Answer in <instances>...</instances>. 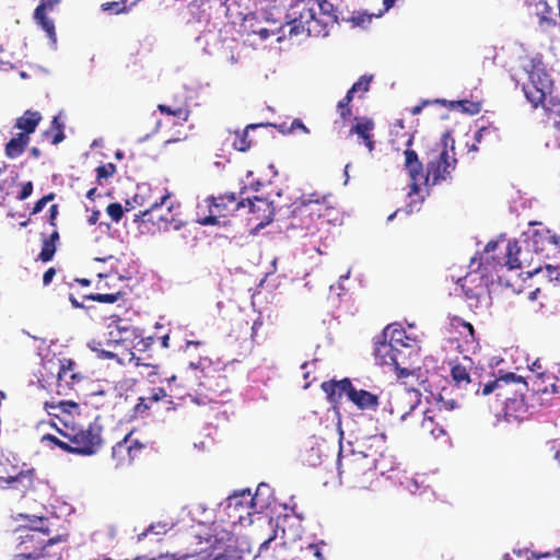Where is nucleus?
Instances as JSON below:
<instances>
[{
    "instance_id": "obj_61",
    "label": "nucleus",
    "mask_w": 560,
    "mask_h": 560,
    "mask_svg": "<svg viewBox=\"0 0 560 560\" xmlns=\"http://www.w3.org/2000/svg\"><path fill=\"white\" fill-rule=\"evenodd\" d=\"M246 494L248 498L250 497V504L253 508L259 506V510L264 508V504H259V497H260V487H258L257 492L252 497L250 491L243 492V495Z\"/></svg>"
},
{
    "instance_id": "obj_11",
    "label": "nucleus",
    "mask_w": 560,
    "mask_h": 560,
    "mask_svg": "<svg viewBox=\"0 0 560 560\" xmlns=\"http://www.w3.org/2000/svg\"><path fill=\"white\" fill-rule=\"evenodd\" d=\"M170 198L171 194L166 192L159 197V199L153 200L149 207L139 211V213L135 215V221L141 223H151L159 230H167L176 222L175 215L172 212V205H167Z\"/></svg>"
},
{
    "instance_id": "obj_43",
    "label": "nucleus",
    "mask_w": 560,
    "mask_h": 560,
    "mask_svg": "<svg viewBox=\"0 0 560 560\" xmlns=\"http://www.w3.org/2000/svg\"><path fill=\"white\" fill-rule=\"evenodd\" d=\"M45 137L50 138L52 144H59L65 139L63 124L59 120L58 116H55L51 120L49 129L44 131Z\"/></svg>"
},
{
    "instance_id": "obj_15",
    "label": "nucleus",
    "mask_w": 560,
    "mask_h": 560,
    "mask_svg": "<svg viewBox=\"0 0 560 560\" xmlns=\"http://www.w3.org/2000/svg\"><path fill=\"white\" fill-rule=\"evenodd\" d=\"M460 288L465 294L469 307L478 308L481 306L482 302H485L486 305L489 304V292L482 284L481 277H477L472 273L467 275L462 279Z\"/></svg>"
},
{
    "instance_id": "obj_62",
    "label": "nucleus",
    "mask_w": 560,
    "mask_h": 560,
    "mask_svg": "<svg viewBox=\"0 0 560 560\" xmlns=\"http://www.w3.org/2000/svg\"><path fill=\"white\" fill-rule=\"evenodd\" d=\"M58 213H59L58 205H56V203L51 205L49 208V224L54 228H57L56 219L58 217Z\"/></svg>"
},
{
    "instance_id": "obj_40",
    "label": "nucleus",
    "mask_w": 560,
    "mask_h": 560,
    "mask_svg": "<svg viewBox=\"0 0 560 560\" xmlns=\"http://www.w3.org/2000/svg\"><path fill=\"white\" fill-rule=\"evenodd\" d=\"M158 110L161 113V114H165V115H168V116H174L176 118H178L179 120L186 122L188 121L189 117H190V108H189V105L187 103H185L184 105L182 106H171V105H166V104H159L158 105Z\"/></svg>"
},
{
    "instance_id": "obj_4",
    "label": "nucleus",
    "mask_w": 560,
    "mask_h": 560,
    "mask_svg": "<svg viewBox=\"0 0 560 560\" xmlns=\"http://www.w3.org/2000/svg\"><path fill=\"white\" fill-rule=\"evenodd\" d=\"M376 470V458L363 451L352 450L338 456L339 478L352 488L366 489L371 485Z\"/></svg>"
},
{
    "instance_id": "obj_2",
    "label": "nucleus",
    "mask_w": 560,
    "mask_h": 560,
    "mask_svg": "<svg viewBox=\"0 0 560 560\" xmlns=\"http://www.w3.org/2000/svg\"><path fill=\"white\" fill-rule=\"evenodd\" d=\"M528 383L514 373H508L491 382H488L480 389V384L476 389V394L487 396L495 394L498 398L503 399L504 418L506 421H522L528 411V405L525 401L523 390L526 389Z\"/></svg>"
},
{
    "instance_id": "obj_22",
    "label": "nucleus",
    "mask_w": 560,
    "mask_h": 560,
    "mask_svg": "<svg viewBox=\"0 0 560 560\" xmlns=\"http://www.w3.org/2000/svg\"><path fill=\"white\" fill-rule=\"evenodd\" d=\"M416 394L405 390L396 394L389 401V412L400 421L407 420L409 417H413V411L417 407Z\"/></svg>"
},
{
    "instance_id": "obj_16",
    "label": "nucleus",
    "mask_w": 560,
    "mask_h": 560,
    "mask_svg": "<svg viewBox=\"0 0 560 560\" xmlns=\"http://www.w3.org/2000/svg\"><path fill=\"white\" fill-rule=\"evenodd\" d=\"M144 448L145 445L138 439H135L132 432H129L113 446L112 455L120 464H130L142 455Z\"/></svg>"
},
{
    "instance_id": "obj_37",
    "label": "nucleus",
    "mask_w": 560,
    "mask_h": 560,
    "mask_svg": "<svg viewBox=\"0 0 560 560\" xmlns=\"http://www.w3.org/2000/svg\"><path fill=\"white\" fill-rule=\"evenodd\" d=\"M30 143V137H26V135L16 133L14 137H12L5 144L4 153L5 156L9 159H16L27 148Z\"/></svg>"
},
{
    "instance_id": "obj_53",
    "label": "nucleus",
    "mask_w": 560,
    "mask_h": 560,
    "mask_svg": "<svg viewBox=\"0 0 560 560\" xmlns=\"http://www.w3.org/2000/svg\"><path fill=\"white\" fill-rule=\"evenodd\" d=\"M149 189L138 187V191L133 195L132 201L139 207H149L151 202L148 201L147 195Z\"/></svg>"
},
{
    "instance_id": "obj_56",
    "label": "nucleus",
    "mask_w": 560,
    "mask_h": 560,
    "mask_svg": "<svg viewBox=\"0 0 560 560\" xmlns=\"http://www.w3.org/2000/svg\"><path fill=\"white\" fill-rule=\"evenodd\" d=\"M56 195L54 192H49L48 195L42 197L39 200H37L31 211V214H37L39 213L44 207L51 200H54Z\"/></svg>"
},
{
    "instance_id": "obj_13",
    "label": "nucleus",
    "mask_w": 560,
    "mask_h": 560,
    "mask_svg": "<svg viewBox=\"0 0 560 560\" xmlns=\"http://www.w3.org/2000/svg\"><path fill=\"white\" fill-rule=\"evenodd\" d=\"M532 249L529 247L522 248L516 240L508 241L503 260H498V264L503 267L513 269H527L528 275L537 273L541 269V265L533 262Z\"/></svg>"
},
{
    "instance_id": "obj_14",
    "label": "nucleus",
    "mask_w": 560,
    "mask_h": 560,
    "mask_svg": "<svg viewBox=\"0 0 560 560\" xmlns=\"http://www.w3.org/2000/svg\"><path fill=\"white\" fill-rule=\"evenodd\" d=\"M60 0H40V3L35 8L33 20L47 35V37L55 44L57 42V34L55 21L51 16L58 9Z\"/></svg>"
},
{
    "instance_id": "obj_9",
    "label": "nucleus",
    "mask_w": 560,
    "mask_h": 560,
    "mask_svg": "<svg viewBox=\"0 0 560 560\" xmlns=\"http://www.w3.org/2000/svg\"><path fill=\"white\" fill-rule=\"evenodd\" d=\"M136 336V329L129 326H109L108 339L97 358L116 360L120 364L124 363L126 358L131 360L133 353L130 351V347Z\"/></svg>"
},
{
    "instance_id": "obj_26",
    "label": "nucleus",
    "mask_w": 560,
    "mask_h": 560,
    "mask_svg": "<svg viewBox=\"0 0 560 560\" xmlns=\"http://www.w3.org/2000/svg\"><path fill=\"white\" fill-rule=\"evenodd\" d=\"M475 142L469 145V151H478L479 145L491 149L502 141L500 129L493 125L480 127L474 137Z\"/></svg>"
},
{
    "instance_id": "obj_49",
    "label": "nucleus",
    "mask_w": 560,
    "mask_h": 560,
    "mask_svg": "<svg viewBox=\"0 0 560 560\" xmlns=\"http://www.w3.org/2000/svg\"><path fill=\"white\" fill-rule=\"evenodd\" d=\"M302 552L303 560H325L322 549L317 544H310Z\"/></svg>"
},
{
    "instance_id": "obj_1",
    "label": "nucleus",
    "mask_w": 560,
    "mask_h": 560,
    "mask_svg": "<svg viewBox=\"0 0 560 560\" xmlns=\"http://www.w3.org/2000/svg\"><path fill=\"white\" fill-rule=\"evenodd\" d=\"M341 219V211L334 196L314 191L302 195L293 202L288 230L302 236L315 235L324 228L339 224Z\"/></svg>"
},
{
    "instance_id": "obj_50",
    "label": "nucleus",
    "mask_w": 560,
    "mask_h": 560,
    "mask_svg": "<svg viewBox=\"0 0 560 560\" xmlns=\"http://www.w3.org/2000/svg\"><path fill=\"white\" fill-rule=\"evenodd\" d=\"M116 172V165L114 163H107L100 165L96 168V180L100 185H102V179H107L113 176Z\"/></svg>"
},
{
    "instance_id": "obj_29",
    "label": "nucleus",
    "mask_w": 560,
    "mask_h": 560,
    "mask_svg": "<svg viewBox=\"0 0 560 560\" xmlns=\"http://www.w3.org/2000/svg\"><path fill=\"white\" fill-rule=\"evenodd\" d=\"M398 347L393 346L390 342H387L384 338H378L375 341L374 357L375 361L380 365L390 366L393 362H396L395 355H397Z\"/></svg>"
},
{
    "instance_id": "obj_19",
    "label": "nucleus",
    "mask_w": 560,
    "mask_h": 560,
    "mask_svg": "<svg viewBox=\"0 0 560 560\" xmlns=\"http://www.w3.org/2000/svg\"><path fill=\"white\" fill-rule=\"evenodd\" d=\"M450 425V420L445 415L428 409L423 412L419 430L422 436L438 439L446 433V428Z\"/></svg>"
},
{
    "instance_id": "obj_31",
    "label": "nucleus",
    "mask_w": 560,
    "mask_h": 560,
    "mask_svg": "<svg viewBox=\"0 0 560 560\" xmlns=\"http://www.w3.org/2000/svg\"><path fill=\"white\" fill-rule=\"evenodd\" d=\"M42 119L43 116L39 112L27 109L15 119L14 128L21 130L19 133L30 137L35 132Z\"/></svg>"
},
{
    "instance_id": "obj_58",
    "label": "nucleus",
    "mask_w": 560,
    "mask_h": 560,
    "mask_svg": "<svg viewBox=\"0 0 560 560\" xmlns=\"http://www.w3.org/2000/svg\"><path fill=\"white\" fill-rule=\"evenodd\" d=\"M279 129L283 133L284 132H292L295 129H301L303 132L308 133V129L305 127V125L302 122L301 119H294L291 122L290 127H288V128L285 127L284 124H282V125L279 126Z\"/></svg>"
},
{
    "instance_id": "obj_51",
    "label": "nucleus",
    "mask_w": 560,
    "mask_h": 560,
    "mask_svg": "<svg viewBox=\"0 0 560 560\" xmlns=\"http://www.w3.org/2000/svg\"><path fill=\"white\" fill-rule=\"evenodd\" d=\"M42 442H48V443H51L52 445L59 447L60 450L67 452V453H70V443L69 442H66L65 440L62 439H59L52 434H44L42 436Z\"/></svg>"
},
{
    "instance_id": "obj_18",
    "label": "nucleus",
    "mask_w": 560,
    "mask_h": 560,
    "mask_svg": "<svg viewBox=\"0 0 560 560\" xmlns=\"http://www.w3.org/2000/svg\"><path fill=\"white\" fill-rule=\"evenodd\" d=\"M84 375L75 371V363L72 360H65L59 366L56 382L58 395L68 396L74 386L84 380Z\"/></svg>"
},
{
    "instance_id": "obj_8",
    "label": "nucleus",
    "mask_w": 560,
    "mask_h": 560,
    "mask_svg": "<svg viewBox=\"0 0 560 560\" xmlns=\"http://www.w3.org/2000/svg\"><path fill=\"white\" fill-rule=\"evenodd\" d=\"M206 214L202 206H198L197 222L200 225H225L228 219L241 208H245V201L238 200L235 194H224L218 197L210 196L205 199Z\"/></svg>"
},
{
    "instance_id": "obj_64",
    "label": "nucleus",
    "mask_w": 560,
    "mask_h": 560,
    "mask_svg": "<svg viewBox=\"0 0 560 560\" xmlns=\"http://www.w3.org/2000/svg\"><path fill=\"white\" fill-rule=\"evenodd\" d=\"M264 325V322L261 319V317H258L254 320L253 323V326H252V339L255 340L257 335H258V330L260 327H262Z\"/></svg>"
},
{
    "instance_id": "obj_57",
    "label": "nucleus",
    "mask_w": 560,
    "mask_h": 560,
    "mask_svg": "<svg viewBox=\"0 0 560 560\" xmlns=\"http://www.w3.org/2000/svg\"><path fill=\"white\" fill-rule=\"evenodd\" d=\"M337 109H338L340 117L343 120L349 119L352 115L350 102H346V100H343V98L338 102Z\"/></svg>"
},
{
    "instance_id": "obj_38",
    "label": "nucleus",
    "mask_w": 560,
    "mask_h": 560,
    "mask_svg": "<svg viewBox=\"0 0 560 560\" xmlns=\"http://www.w3.org/2000/svg\"><path fill=\"white\" fill-rule=\"evenodd\" d=\"M211 560H242L244 551L238 549L231 541L224 546V548L215 547L209 555Z\"/></svg>"
},
{
    "instance_id": "obj_12",
    "label": "nucleus",
    "mask_w": 560,
    "mask_h": 560,
    "mask_svg": "<svg viewBox=\"0 0 560 560\" xmlns=\"http://www.w3.org/2000/svg\"><path fill=\"white\" fill-rule=\"evenodd\" d=\"M102 427L90 423L86 428H71L69 436L70 453L79 455H93L102 446Z\"/></svg>"
},
{
    "instance_id": "obj_10",
    "label": "nucleus",
    "mask_w": 560,
    "mask_h": 560,
    "mask_svg": "<svg viewBox=\"0 0 560 560\" xmlns=\"http://www.w3.org/2000/svg\"><path fill=\"white\" fill-rule=\"evenodd\" d=\"M451 150L447 149V140H444L443 148L439 154L427 163V174H423L422 182L425 186H435L451 178L455 171L457 160L454 152V140L451 139Z\"/></svg>"
},
{
    "instance_id": "obj_60",
    "label": "nucleus",
    "mask_w": 560,
    "mask_h": 560,
    "mask_svg": "<svg viewBox=\"0 0 560 560\" xmlns=\"http://www.w3.org/2000/svg\"><path fill=\"white\" fill-rule=\"evenodd\" d=\"M56 276L57 270L54 267L48 268L43 275V285L48 287Z\"/></svg>"
},
{
    "instance_id": "obj_47",
    "label": "nucleus",
    "mask_w": 560,
    "mask_h": 560,
    "mask_svg": "<svg viewBox=\"0 0 560 560\" xmlns=\"http://www.w3.org/2000/svg\"><path fill=\"white\" fill-rule=\"evenodd\" d=\"M499 247V243L495 241H490L483 250L482 256L480 257L481 260H485L487 264H491L493 267L500 266L498 264V260H503L502 258L495 257L491 255V253L495 252V249Z\"/></svg>"
},
{
    "instance_id": "obj_6",
    "label": "nucleus",
    "mask_w": 560,
    "mask_h": 560,
    "mask_svg": "<svg viewBox=\"0 0 560 560\" xmlns=\"http://www.w3.org/2000/svg\"><path fill=\"white\" fill-rule=\"evenodd\" d=\"M318 0H294L287 13L289 34L305 35L314 37H325L328 31H325L327 18L318 20Z\"/></svg>"
},
{
    "instance_id": "obj_48",
    "label": "nucleus",
    "mask_w": 560,
    "mask_h": 560,
    "mask_svg": "<svg viewBox=\"0 0 560 560\" xmlns=\"http://www.w3.org/2000/svg\"><path fill=\"white\" fill-rule=\"evenodd\" d=\"M451 108L462 107L463 112H467L469 114H478L480 112V104L469 102L467 100L462 101H452L450 102Z\"/></svg>"
},
{
    "instance_id": "obj_23",
    "label": "nucleus",
    "mask_w": 560,
    "mask_h": 560,
    "mask_svg": "<svg viewBox=\"0 0 560 560\" xmlns=\"http://www.w3.org/2000/svg\"><path fill=\"white\" fill-rule=\"evenodd\" d=\"M528 13L537 20V23L542 30H548L557 25V16L559 11L556 12L552 7L545 0H538L528 3Z\"/></svg>"
},
{
    "instance_id": "obj_54",
    "label": "nucleus",
    "mask_w": 560,
    "mask_h": 560,
    "mask_svg": "<svg viewBox=\"0 0 560 560\" xmlns=\"http://www.w3.org/2000/svg\"><path fill=\"white\" fill-rule=\"evenodd\" d=\"M373 75H362L355 83H353L352 91H363L368 92L370 89V83L372 82Z\"/></svg>"
},
{
    "instance_id": "obj_46",
    "label": "nucleus",
    "mask_w": 560,
    "mask_h": 560,
    "mask_svg": "<svg viewBox=\"0 0 560 560\" xmlns=\"http://www.w3.org/2000/svg\"><path fill=\"white\" fill-rule=\"evenodd\" d=\"M56 252L57 245L48 242L46 238H43V246L40 253L37 256V260H40L42 262L51 261Z\"/></svg>"
},
{
    "instance_id": "obj_21",
    "label": "nucleus",
    "mask_w": 560,
    "mask_h": 560,
    "mask_svg": "<svg viewBox=\"0 0 560 560\" xmlns=\"http://www.w3.org/2000/svg\"><path fill=\"white\" fill-rule=\"evenodd\" d=\"M243 200L245 207H248V212L253 215L252 220L258 221V226H265L273 220L275 208L268 199L255 196L253 199L246 198Z\"/></svg>"
},
{
    "instance_id": "obj_28",
    "label": "nucleus",
    "mask_w": 560,
    "mask_h": 560,
    "mask_svg": "<svg viewBox=\"0 0 560 560\" xmlns=\"http://www.w3.org/2000/svg\"><path fill=\"white\" fill-rule=\"evenodd\" d=\"M451 376L457 387H466L471 383L470 371L472 361L468 357H464L463 361H451Z\"/></svg>"
},
{
    "instance_id": "obj_27",
    "label": "nucleus",
    "mask_w": 560,
    "mask_h": 560,
    "mask_svg": "<svg viewBox=\"0 0 560 560\" xmlns=\"http://www.w3.org/2000/svg\"><path fill=\"white\" fill-rule=\"evenodd\" d=\"M166 392L162 387L153 388L149 396L139 397L137 404L132 408L133 418H143L152 409L154 404L166 398Z\"/></svg>"
},
{
    "instance_id": "obj_36",
    "label": "nucleus",
    "mask_w": 560,
    "mask_h": 560,
    "mask_svg": "<svg viewBox=\"0 0 560 560\" xmlns=\"http://www.w3.org/2000/svg\"><path fill=\"white\" fill-rule=\"evenodd\" d=\"M254 21L258 22V18L255 13H248L247 15H245V18L243 20L244 31L247 32V34H257V35H259V37L261 39H267L271 35L278 34L281 30V26H275L272 28H267V27L254 28V23H253Z\"/></svg>"
},
{
    "instance_id": "obj_24",
    "label": "nucleus",
    "mask_w": 560,
    "mask_h": 560,
    "mask_svg": "<svg viewBox=\"0 0 560 560\" xmlns=\"http://www.w3.org/2000/svg\"><path fill=\"white\" fill-rule=\"evenodd\" d=\"M343 386H346V389H348L347 397L348 399L353 402L359 409L361 410H376L378 407V396L365 390V389H357L351 381L350 382H343Z\"/></svg>"
},
{
    "instance_id": "obj_55",
    "label": "nucleus",
    "mask_w": 560,
    "mask_h": 560,
    "mask_svg": "<svg viewBox=\"0 0 560 560\" xmlns=\"http://www.w3.org/2000/svg\"><path fill=\"white\" fill-rule=\"evenodd\" d=\"M457 407H458L457 402L453 399L452 400L441 399L438 402V406H436V409L434 410V412H441L442 415L446 416V412L452 411Z\"/></svg>"
},
{
    "instance_id": "obj_35",
    "label": "nucleus",
    "mask_w": 560,
    "mask_h": 560,
    "mask_svg": "<svg viewBox=\"0 0 560 560\" xmlns=\"http://www.w3.org/2000/svg\"><path fill=\"white\" fill-rule=\"evenodd\" d=\"M343 382H350L349 378H342L340 381H328L322 384L323 392L327 395V399L330 404L337 405L340 402L342 395L347 396L348 389L343 386Z\"/></svg>"
},
{
    "instance_id": "obj_25",
    "label": "nucleus",
    "mask_w": 560,
    "mask_h": 560,
    "mask_svg": "<svg viewBox=\"0 0 560 560\" xmlns=\"http://www.w3.org/2000/svg\"><path fill=\"white\" fill-rule=\"evenodd\" d=\"M35 471L34 469L21 470L16 474H11L4 469L3 475H0V481H4L11 488L26 493L34 488Z\"/></svg>"
},
{
    "instance_id": "obj_34",
    "label": "nucleus",
    "mask_w": 560,
    "mask_h": 560,
    "mask_svg": "<svg viewBox=\"0 0 560 560\" xmlns=\"http://www.w3.org/2000/svg\"><path fill=\"white\" fill-rule=\"evenodd\" d=\"M374 129V122L369 118H363L362 120L358 121L352 128L350 129V135H358L365 147L369 149L370 152L374 150L375 142L373 140V135L371 133Z\"/></svg>"
},
{
    "instance_id": "obj_20",
    "label": "nucleus",
    "mask_w": 560,
    "mask_h": 560,
    "mask_svg": "<svg viewBox=\"0 0 560 560\" xmlns=\"http://www.w3.org/2000/svg\"><path fill=\"white\" fill-rule=\"evenodd\" d=\"M411 142L412 138L410 137L407 142V149L404 151V167L407 171L411 182L409 195L419 192L420 184L423 178V165L422 162L419 160L417 152L415 150L409 149Z\"/></svg>"
},
{
    "instance_id": "obj_3",
    "label": "nucleus",
    "mask_w": 560,
    "mask_h": 560,
    "mask_svg": "<svg viewBox=\"0 0 560 560\" xmlns=\"http://www.w3.org/2000/svg\"><path fill=\"white\" fill-rule=\"evenodd\" d=\"M60 540V536L49 537L43 526L23 529L10 560H61L62 550L56 547Z\"/></svg>"
},
{
    "instance_id": "obj_17",
    "label": "nucleus",
    "mask_w": 560,
    "mask_h": 560,
    "mask_svg": "<svg viewBox=\"0 0 560 560\" xmlns=\"http://www.w3.org/2000/svg\"><path fill=\"white\" fill-rule=\"evenodd\" d=\"M551 380L550 376L545 373H538L534 376L528 377L530 381V390H532V406L535 405L539 407L548 406L553 395L557 393V386L555 383L546 384V380Z\"/></svg>"
},
{
    "instance_id": "obj_63",
    "label": "nucleus",
    "mask_w": 560,
    "mask_h": 560,
    "mask_svg": "<svg viewBox=\"0 0 560 560\" xmlns=\"http://www.w3.org/2000/svg\"><path fill=\"white\" fill-rule=\"evenodd\" d=\"M104 347H105V343L102 341H98V340H92L89 342V348L93 352H95L97 357L104 350Z\"/></svg>"
},
{
    "instance_id": "obj_41",
    "label": "nucleus",
    "mask_w": 560,
    "mask_h": 560,
    "mask_svg": "<svg viewBox=\"0 0 560 560\" xmlns=\"http://www.w3.org/2000/svg\"><path fill=\"white\" fill-rule=\"evenodd\" d=\"M405 335L406 331L402 328L394 325H388L387 327H385V329L378 336V338H384L387 340V337L389 336V340L387 342H390L395 347H402L408 346L402 341Z\"/></svg>"
},
{
    "instance_id": "obj_42",
    "label": "nucleus",
    "mask_w": 560,
    "mask_h": 560,
    "mask_svg": "<svg viewBox=\"0 0 560 560\" xmlns=\"http://www.w3.org/2000/svg\"><path fill=\"white\" fill-rule=\"evenodd\" d=\"M318 4L319 7L318 8V13H317V16H318V20L322 18H327V20H324L325 22V31H328V26L334 24L336 21H337V14L335 12V8L332 5V3H330L329 1L327 0H318Z\"/></svg>"
},
{
    "instance_id": "obj_5",
    "label": "nucleus",
    "mask_w": 560,
    "mask_h": 560,
    "mask_svg": "<svg viewBox=\"0 0 560 560\" xmlns=\"http://www.w3.org/2000/svg\"><path fill=\"white\" fill-rule=\"evenodd\" d=\"M553 81L548 72L536 65L528 71V81L523 84L526 100L534 108L542 107L548 118L560 117V98L552 96Z\"/></svg>"
},
{
    "instance_id": "obj_32",
    "label": "nucleus",
    "mask_w": 560,
    "mask_h": 560,
    "mask_svg": "<svg viewBox=\"0 0 560 560\" xmlns=\"http://www.w3.org/2000/svg\"><path fill=\"white\" fill-rule=\"evenodd\" d=\"M551 230L544 228L539 230H535L532 233L530 240L526 243L527 247H529L537 255H545L548 257L546 253L551 246Z\"/></svg>"
},
{
    "instance_id": "obj_52",
    "label": "nucleus",
    "mask_w": 560,
    "mask_h": 560,
    "mask_svg": "<svg viewBox=\"0 0 560 560\" xmlns=\"http://www.w3.org/2000/svg\"><path fill=\"white\" fill-rule=\"evenodd\" d=\"M106 212L115 222H119L124 215V209L118 202L109 203L106 208Z\"/></svg>"
},
{
    "instance_id": "obj_33",
    "label": "nucleus",
    "mask_w": 560,
    "mask_h": 560,
    "mask_svg": "<svg viewBox=\"0 0 560 560\" xmlns=\"http://www.w3.org/2000/svg\"><path fill=\"white\" fill-rule=\"evenodd\" d=\"M411 352L412 348L410 346L398 347L397 355L394 357L397 359H395L396 362H393L392 368L396 371L399 378L407 377L412 374V368L408 363Z\"/></svg>"
},
{
    "instance_id": "obj_30",
    "label": "nucleus",
    "mask_w": 560,
    "mask_h": 560,
    "mask_svg": "<svg viewBox=\"0 0 560 560\" xmlns=\"http://www.w3.org/2000/svg\"><path fill=\"white\" fill-rule=\"evenodd\" d=\"M451 326L459 334L466 346V350L475 349L478 340L472 325L458 316L451 318Z\"/></svg>"
},
{
    "instance_id": "obj_59",
    "label": "nucleus",
    "mask_w": 560,
    "mask_h": 560,
    "mask_svg": "<svg viewBox=\"0 0 560 560\" xmlns=\"http://www.w3.org/2000/svg\"><path fill=\"white\" fill-rule=\"evenodd\" d=\"M33 192V184L32 182L23 183L21 186V191L18 196L19 200H25L27 199Z\"/></svg>"
},
{
    "instance_id": "obj_44",
    "label": "nucleus",
    "mask_w": 560,
    "mask_h": 560,
    "mask_svg": "<svg viewBox=\"0 0 560 560\" xmlns=\"http://www.w3.org/2000/svg\"><path fill=\"white\" fill-rule=\"evenodd\" d=\"M124 296V292L117 291L115 293H91L83 295L84 300H90L98 303L113 304Z\"/></svg>"
},
{
    "instance_id": "obj_39",
    "label": "nucleus",
    "mask_w": 560,
    "mask_h": 560,
    "mask_svg": "<svg viewBox=\"0 0 560 560\" xmlns=\"http://www.w3.org/2000/svg\"><path fill=\"white\" fill-rule=\"evenodd\" d=\"M257 127L258 125L252 124L247 125L241 131H235L233 135L232 147L240 152H246L247 150H249L252 145V140L248 138V131L249 129H255Z\"/></svg>"
},
{
    "instance_id": "obj_7",
    "label": "nucleus",
    "mask_w": 560,
    "mask_h": 560,
    "mask_svg": "<svg viewBox=\"0 0 560 560\" xmlns=\"http://www.w3.org/2000/svg\"><path fill=\"white\" fill-rule=\"evenodd\" d=\"M189 377L197 381V385L208 394L221 396L230 392V381L224 366L213 363L211 359L203 357L196 362H190L186 372Z\"/></svg>"
},
{
    "instance_id": "obj_45",
    "label": "nucleus",
    "mask_w": 560,
    "mask_h": 560,
    "mask_svg": "<svg viewBox=\"0 0 560 560\" xmlns=\"http://www.w3.org/2000/svg\"><path fill=\"white\" fill-rule=\"evenodd\" d=\"M75 283H78L82 287H90L91 280L86 279V278H75V277H71V276H67V275L62 273V275H60V281L58 283V287L60 290H62L65 288L71 290Z\"/></svg>"
}]
</instances>
